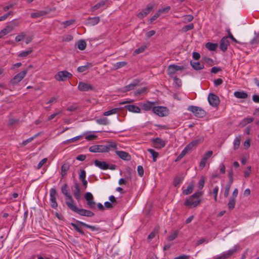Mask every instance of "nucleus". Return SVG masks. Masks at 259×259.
<instances>
[{
	"instance_id": "5",
	"label": "nucleus",
	"mask_w": 259,
	"mask_h": 259,
	"mask_svg": "<svg viewBox=\"0 0 259 259\" xmlns=\"http://www.w3.org/2000/svg\"><path fill=\"white\" fill-rule=\"evenodd\" d=\"M153 112L160 117H164L168 115V110L166 107L155 106L153 109Z\"/></svg>"
},
{
	"instance_id": "13",
	"label": "nucleus",
	"mask_w": 259,
	"mask_h": 259,
	"mask_svg": "<svg viewBox=\"0 0 259 259\" xmlns=\"http://www.w3.org/2000/svg\"><path fill=\"white\" fill-rule=\"evenodd\" d=\"M209 104L213 107H217L220 104L219 97L213 93H209L208 96Z\"/></svg>"
},
{
	"instance_id": "58",
	"label": "nucleus",
	"mask_w": 259,
	"mask_h": 259,
	"mask_svg": "<svg viewBox=\"0 0 259 259\" xmlns=\"http://www.w3.org/2000/svg\"><path fill=\"white\" fill-rule=\"evenodd\" d=\"M25 34L24 33H21L20 34L16 36L15 38V40L17 42L20 41L21 40H22L25 37Z\"/></svg>"
},
{
	"instance_id": "62",
	"label": "nucleus",
	"mask_w": 259,
	"mask_h": 259,
	"mask_svg": "<svg viewBox=\"0 0 259 259\" xmlns=\"http://www.w3.org/2000/svg\"><path fill=\"white\" fill-rule=\"evenodd\" d=\"M202 60H203V61L205 63L208 64L209 65H211L213 63L212 59H211V58H209L208 57H203Z\"/></svg>"
},
{
	"instance_id": "4",
	"label": "nucleus",
	"mask_w": 259,
	"mask_h": 259,
	"mask_svg": "<svg viewBox=\"0 0 259 259\" xmlns=\"http://www.w3.org/2000/svg\"><path fill=\"white\" fill-rule=\"evenodd\" d=\"M187 110L192 112L197 117L202 118L206 115V112L202 108L198 106H189Z\"/></svg>"
},
{
	"instance_id": "56",
	"label": "nucleus",
	"mask_w": 259,
	"mask_h": 259,
	"mask_svg": "<svg viewBox=\"0 0 259 259\" xmlns=\"http://www.w3.org/2000/svg\"><path fill=\"white\" fill-rule=\"evenodd\" d=\"M204 183H205V180L204 179V178H202L198 182V188L199 190H201L203 187H204Z\"/></svg>"
},
{
	"instance_id": "37",
	"label": "nucleus",
	"mask_w": 259,
	"mask_h": 259,
	"mask_svg": "<svg viewBox=\"0 0 259 259\" xmlns=\"http://www.w3.org/2000/svg\"><path fill=\"white\" fill-rule=\"evenodd\" d=\"M237 251V247L234 246L233 248L230 249L227 251H225L224 252L227 255L228 257H230L232 256L234 253H235Z\"/></svg>"
},
{
	"instance_id": "22",
	"label": "nucleus",
	"mask_w": 259,
	"mask_h": 259,
	"mask_svg": "<svg viewBox=\"0 0 259 259\" xmlns=\"http://www.w3.org/2000/svg\"><path fill=\"white\" fill-rule=\"evenodd\" d=\"M139 84V81L138 80H134L132 83L125 86L123 89V92H126L131 90H133L136 86Z\"/></svg>"
},
{
	"instance_id": "57",
	"label": "nucleus",
	"mask_w": 259,
	"mask_h": 259,
	"mask_svg": "<svg viewBox=\"0 0 259 259\" xmlns=\"http://www.w3.org/2000/svg\"><path fill=\"white\" fill-rule=\"evenodd\" d=\"M206 161H207V160L205 159V158H204L203 157L202 158V159L199 163V167L201 169H203L205 167V166L206 165Z\"/></svg>"
},
{
	"instance_id": "9",
	"label": "nucleus",
	"mask_w": 259,
	"mask_h": 259,
	"mask_svg": "<svg viewBox=\"0 0 259 259\" xmlns=\"http://www.w3.org/2000/svg\"><path fill=\"white\" fill-rule=\"evenodd\" d=\"M184 69V67L183 66L171 64L167 67V73L169 76H172V75L175 74L178 71H181Z\"/></svg>"
},
{
	"instance_id": "60",
	"label": "nucleus",
	"mask_w": 259,
	"mask_h": 259,
	"mask_svg": "<svg viewBox=\"0 0 259 259\" xmlns=\"http://www.w3.org/2000/svg\"><path fill=\"white\" fill-rule=\"evenodd\" d=\"M137 171L139 176L142 177L144 175V169L142 166L139 165L137 167Z\"/></svg>"
},
{
	"instance_id": "19",
	"label": "nucleus",
	"mask_w": 259,
	"mask_h": 259,
	"mask_svg": "<svg viewBox=\"0 0 259 259\" xmlns=\"http://www.w3.org/2000/svg\"><path fill=\"white\" fill-rule=\"evenodd\" d=\"M155 102H150L147 101L143 104H142V108L145 111H150V110H152L154 107H155Z\"/></svg>"
},
{
	"instance_id": "7",
	"label": "nucleus",
	"mask_w": 259,
	"mask_h": 259,
	"mask_svg": "<svg viewBox=\"0 0 259 259\" xmlns=\"http://www.w3.org/2000/svg\"><path fill=\"white\" fill-rule=\"evenodd\" d=\"M57 192L55 188H51L50 190V205L53 208H57L58 204L56 201Z\"/></svg>"
},
{
	"instance_id": "44",
	"label": "nucleus",
	"mask_w": 259,
	"mask_h": 259,
	"mask_svg": "<svg viewBox=\"0 0 259 259\" xmlns=\"http://www.w3.org/2000/svg\"><path fill=\"white\" fill-rule=\"evenodd\" d=\"M253 121V118L252 117H247L244 118L242 121L241 124L243 125H245L247 124L251 123L252 121Z\"/></svg>"
},
{
	"instance_id": "38",
	"label": "nucleus",
	"mask_w": 259,
	"mask_h": 259,
	"mask_svg": "<svg viewBox=\"0 0 259 259\" xmlns=\"http://www.w3.org/2000/svg\"><path fill=\"white\" fill-rule=\"evenodd\" d=\"M240 136H238L235 139L233 143L234 149L235 150L238 149L240 143Z\"/></svg>"
},
{
	"instance_id": "36",
	"label": "nucleus",
	"mask_w": 259,
	"mask_h": 259,
	"mask_svg": "<svg viewBox=\"0 0 259 259\" xmlns=\"http://www.w3.org/2000/svg\"><path fill=\"white\" fill-rule=\"evenodd\" d=\"M147 151L152 155L153 161H156L157 157L158 156V153L152 149H148Z\"/></svg>"
},
{
	"instance_id": "42",
	"label": "nucleus",
	"mask_w": 259,
	"mask_h": 259,
	"mask_svg": "<svg viewBox=\"0 0 259 259\" xmlns=\"http://www.w3.org/2000/svg\"><path fill=\"white\" fill-rule=\"evenodd\" d=\"M71 225L73 227V228L78 233H79L81 235H84V232L81 229V228L79 227L77 224L71 223Z\"/></svg>"
},
{
	"instance_id": "31",
	"label": "nucleus",
	"mask_w": 259,
	"mask_h": 259,
	"mask_svg": "<svg viewBox=\"0 0 259 259\" xmlns=\"http://www.w3.org/2000/svg\"><path fill=\"white\" fill-rule=\"evenodd\" d=\"M205 47L208 50L213 51H215L218 47V44L211 42H207L206 44Z\"/></svg>"
},
{
	"instance_id": "23",
	"label": "nucleus",
	"mask_w": 259,
	"mask_h": 259,
	"mask_svg": "<svg viewBox=\"0 0 259 259\" xmlns=\"http://www.w3.org/2000/svg\"><path fill=\"white\" fill-rule=\"evenodd\" d=\"M99 21V17H89L87 20V24L89 26H94L97 24Z\"/></svg>"
},
{
	"instance_id": "43",
	"label": "nucleus",
	"mask_w": 259,
	"mask_h": 259,
	"mask_svg": "<svg viewBox=\"0 0 259 259\" xmlns=\"http://www.w3.org/2000/svg\"><path fill=\"white\" fill-rule=\"evenodd\" d=\"M194 24L193 23H191L190 24L185 25L182 28V30L183 31V32H186L187 31H188L189 30L193 29L194 28Z\"/></svg>"
},
{
	"instance_id": "24",
	"label": "nucleus",
	"mask_w": 259,
	"mask_h": 259,
	"mask_svg": "<svg viewBox=\"0 0 259 259\" xmlns=\"http://www.w3.org/2000/svg\"><path fill=\"white\" fill-rule=\"evenodd\" d=\"M74 196L77 200H79L81 197L80 190L78 183L74 185V190L73 191Z\"/></svg>"
},
{
	"instance_id": "41",
	"label": "nucleus",
	"mask_w": 259,
	"mask_h": 259,
	"mask_svg": "<svg viewBox=\"0 0 259 259\" xmlns=\"http://www.w3.org/2000/svg\"><path fill=\"white\" fill-rule=\"evenodd\" d=\"M32 52V49L31 48H29L28 50L23 51L21 53H20L18 55L19 57H26L29 54H30Z\"/></svg>"
},
{
	"instance_id": "21",
	"label": "nucleus",
	"mask_w": 259,
	"mask_h": 259,
	"mask_svg": "<svg viewBox=\"0 0 259 259\" xmlns=\"http://www.w3.org/2000/svg\"><path fill=\"white\" fill-rule=\"evenodd\" d=\"M14 29V26L12 25H7L5 28L0 31V38H2L4 36L7 35L11 32Z\"/></svg>"
},
{
	"instance_id": "48",
	"label": "nucleus",
	"mask_w": 259,
	"mask_h": 259,
	"mask_svg": "<svg viewBox=\"0 0 259 259\" xmlns=\"http://www.w3.org/2000/svg\"><path fill=\"white\" fill-rule=\"evenodd\" d=\"M251 167L250 166H248L247 167V169L245 170H244V177L245 178H247L250 176V174H251Z\"/></svg>"
},
{
	"instance_id": "10",
	"label": "nucleus",
	"mask_w": 259,
	"mask_h": 259,
	"mask_svg": "<svg viewBox=\"0 0 259 259\" xmlns=\"http://www.w3.org/2000/svg\"><path fill=\"white\" fill-rule=\"evenodd\" d=\"M84 198L87 201V204L89 208L94 209L96 207V203L94 200V196L91 192H86L84 194Z\"/></svg>"
},
{
	"instance_id": "18",
	"label": "nucleus",
	"mask_w": 259,
	"mask_h": 259,
	"mask_svg": "<svg viewBox=\"0 0 259 259\" xmlns=\"http://www.w3.org/2000/svg\"><path fill=\"white\" fill-rule=\"evenodd\" d=\"M94 164L103 170L109 169V165L105 161H101L98 160L94 161Z\"/></svg>"
},
{
	"instance_id": "39",
	"label": "nucleus",
	"mask_w": 259,
	"mask_h": 259,
	"mask_svg": "<svg viewBox=\"0 0 259 259\" xmlns=\"http://www.w3.org/2000/svg\"><path fill=\"white\" fill-rule=\"evenodd\" d=\"M183 23H186L192 21L194 18L193 16L191 15H187L183 17Z\"/></svg>"
},
{
	"instance_id": "12",
	"label": "nucleus",
	"mask_w": 259,
	"mask_h": 259,
	"mask_svg": "<svg viewBox=\"0 0 259 259\" xmlns=\"http://www.w3.org/2000/svg\"><path fill=\"white\" fill-rule=\"evenodd\" d=\"M68 188L67 184H64L61 188V192L66 197V204L67 205V203H72L74 202L72 196L69 194Z\"/></svg>"
},
{
	"instance_id": "51",
	"label": "nucleus",
	"mask_w": 259,
	"mask_h": 259,
	"mask_svg": "<svg viewBox=\"0 0 259 259\" xmlns=\"http://www.w3.org/2000/svg\"><path fill=\"white\" fill-rule=\"evenodd\" d=\"M178 231L174 232V233H172L171 234H170L168 237V241H172V240H174L178 236Z\"/></svg>"
},
{
	"instance_id": "45",
	"label": "nucleus",
	"mask_w": 259,
	"mask_h": 259,
	"mask_svg": "<svg viewBox=\"0 0 259 259\" xmlns=\"http://www.w3.org/2000/svg\"><path fill=\"white\" fill-rule=\"evenodd\" d=\"M231 186L230 184H226V185L224 187V196L225 197H227L229 194V191L231 188Z\"/></svg>"
},
{
	"instance_id": "61",
	"label": "nucleus",
	"mask_w": 259,
	"mask_h": 259,
	"mask_svg": "<svg viewBox=\"0 0 259 259\" xmlns=\"http://www.w3.org/2000/svg\"><path fill=\"white\" fill-rule=\"evenodd\" d=\"M74 20H69L68 21H65L63 22V24L64 25V27L66 28L71 25H72L74 22Z\"/></svg>"
},
{
	"instance_id": "33",
	"label": "nucleus",
	"mask_w": 259,
	"mask_h": 259,
	"mask_svg": "<svg viewBox=\"0 0 259 259\" xmlns=\"http://www.w3.org/2000/svg\"><path fill=\"white\" fill-rule=\"evenodd\" d=\"M105 4V1H102L100 2L97 4H96L95 6L92 7L91 9V12H95L96 10H98V9L103 7Z\"/></svg>"
},
{
	"instance_id": "40",
	"label": "nucleus",
	"mask_w": 259,
	"mask_h": 259,
	"mask_svg": "<svg viewBox=\"0 0 259 259\" xmlns=\"http://www.w3.org/2000/svg\"><path fill=\"white\" fill-rule=\"evenodd\" d=\"M158 231V228H154L152 232H151L150 234L148 235V239L150 240L154 238L155 237L156 235L157 234Z\"/></svg>"
},
{
	"instance_id": "63",
	"label": "nucleus",
	"mask_w": 259,
	"mask_h": 259,
	"mask_svg": "<svg viewBox=\"0 0 259 259\" xmlns=\"http://www.w3.org/2000/svg\"><path fill=\"white\" fill-rule=\"evenodd\" d=\"M228 258H229V257L224 252L222 254H221L220 255L217 256V257L215 259H226Z\"/></svg>"
},
{
	"instance_id": "14",
	"label": "nucleus",
	"mask_w": 259,
	"mask_h": 259,
	"mask_svg": "<svg viewBox=\"0 0 259 259\" xmlns=\"http://www.w3.org/2000/svg\"><path fill=\"white\" fill-rule=\"evenodd\" d=\"M114 150L115 153L121 159L125 161H130L131 159V156L129 153L123 151L117 150V149Z\"/></svg>"
},
{
	"instance_id": "26",
	"label": "nucleus",
	"mask_w": 259,
	"mask_h": 259,
	"mask_svg": "<svg viewBox=\"0 0 259 259\" xmlns=\"http://www.w3.org/2000/svg\"><path fill=\"white\" fill-rule=\"evenodd\" d=\"M69 168L70 164L68 163H65L62 165L61 169L62 179L66 176L67 171L69 169Z\"/></svg>"
},
{
	"instance_id": "1",
	"label": "nucleus",
	"mask_w": 259,
	"mask_h": 259,
	"mask_svg": "<svg viewBox=\"0 0 259 259\" xmlns=\"http://www.w3.org/2000/svg\"><path fill=\"white\" fill-rule=\"evenodd\" d=\"M111 149H117V144L114 142H109L107 145H93L89 148V151L91 152H108Z\"/></svg>"
},
{
	"instance_id": "50",
	"label": "nucleus",
	"mask_w": 259,
	"mask_h": 259,
	"mask_svg": "<svg viewBox=\"0 0 259 259\" xmlns=\"http://www.w3.org/2000/svg\"><path fill=\"white\" fill-rule=\"evenodd\" d=\"M146 88H141L137 90H136V91H135V92L134 93V95L137 96L138 95L142 94L146 92Z\"/></svg>"
},
{
	"instance_id": "55",
	"label": "nucleus",
	"mask_w": 259,
	"mask_h": 259,
	"mask_svg": "<svg viewBox=\"0 0 259 259\" xmlns=\"http://www.w3.org/2000/svg\"><path fill=\"white\" fill-rule=\"evenodd\" d=\"M82 136H78L70 139L67 140L65 142L66 143H72L76 141L81 139Z\"/></svg>"
},
{
	"instance_id": "35",
	"label": "nucleus",
	"mask_w": 259,
	"mask_h": 259,
	"mask_svg": "<svg viewBox=\"0 0 259 259\" xmlns=\"http://www.w3.org/2000/svg\"><path fill=\"white\" fill-rule=\"evenodd\" d=\"M120 110L119 108H116L112 109L111 110L105 111L103 113V115L104 116H109L110 115L114 114L117 113V112Z\"/></svg>"
},
{
	"instance_id": "8",
	"label": "nucleus",
	"mask_w": 259,
	"mask_h": 259,
	"mask_svg": "<svg viewBox=\"0 0 259 259\" xmlns=\"http://www.w3.org/2000/svg\"><path fill=\"white\" fill-rule=\"evenodd\" d=\"M72 74L67 71H59L55 75V78L58 81H65Z\"/></svg>"
},
{
	"instance_id": "52",
	"label": "nucleus",
	"mask_w": 259,
	"mask_h": 259,
	"mask_svg": "<svg viewBox=\"0 0 259 259\" xmlns=\"http://www.w3.org/2000/svg\"><path fill=\"white\" fill-rule=\"evenodd\" d=\"M127 64V63L126 62H117L114 66L116 68V69H118V68H120L121 67H122L123 66H124L125 65H126Z\"/></svg>"
},
{
	"instance_id": "46",
	"label": "nucleus",
	"mask_w": 259,
	"mask_h": 259,
	"mask_svg": "<svg viewBox=\"0 0 259 259\" xmlns=\"http://www.w3.org/2000/svg\"><path fill=\"white\" fill-rule=\"evenodd\" d=\"M170 9V6H167L164 8L160 9L157 11L159 13L160 15L163 13H167L169 12Z\"/></svg>"
},
{
	"instance_id": "32",
	"label": "nucleus",
	"mask_w": 259,
	"mask_h": 259,
	"mask_svg": "<svg viewBox=\"0 0 259 259\" xmlns=\"http://www.w3.org/2000/svg\"><path fill=\"white\" fill-rule=\"evenodd\" d=\"M236 199L230 197L228 203V207L230 210L234 208L236 204Z\"/></svg>"
},
{
	"instance_id": "34",
	"label": "nucleus",
	"mask_w": 259,
	"mask_h": 259,
	"mask_svg": "<svg viewBox=\"0 0 259 259\" xmlns=\"http://www.w3.org/2000/svg\"><path fill=\"white\" fill-rule=\"evenodd\" d=\"M77 48L80 50H84L87 46L86 42L84 40H79L77 42Z\"/></svg>"
},
{
	"instance_id": "15",
	"label": "nucleus",
	"mask_w": 259,
	"mask_h": 259,
	"mask_svg": "<svg viewBox=\"0 0 259 259\" xmlns=\"http://www.w3.org/2000/svg\"><path fill=\"white\" fill-rule=\"evenodd\" d=\"M154 147L157 149H161L165 147L166 143L162 139L159 138H156L152 139Z\"/></svg>"
},
{
	"instance_id": "59",
	"label": "nucleus",
	"mask_w": 259,
	"mask_h": 259,
	"mask_svg": "<svg viewBox=\"0 0 259 259\" xmlns=\"http://www.w3.org/2000/svg\"><path fill=\"white\" fill-rule=\"evenodd\" d=\"M86 172L84 169H82L79 174V178L80 180L85 179Z\"/></svg>"
},
{
	"instance_id": "25",
	"label": "nucleus",
	"mask_w": 259,
	"mask_h": 259,
	"mask_svg": "<svg viewBox=\"0 0 259 259\" xmlns=\"http://www.w3.org/2000/svg\"><path fill=\"white\" fill-rule=\"evenodd\" d=\"M234 96L237 98L244 99L247 98L248 94L243 91H236L234 93Z\"/></svg>"
},
{
	"instance_id": "16",
	"label": "nucleus",
	"mask_w": 259,
	"mask_h": 259,
	"mask_svg": "<svg viewBox=\"0 0 259 259\" xmlns=\"http://www.w3.org/2000/svg\"><path fill=\"white\" fill-rule=\"evenodd\" d=\"M230 43L228 39V37H223L220 42V49L224 52L227 51Z\"/></svg>"
},
{
	"instance_id": "6",
	"label": "nucleus",
	"mask_w": 259,
	"mask_h": 259,
	"mask_svg": "<svg viewBox=\"0 0 259 259\" xmlns=\"http://www.w3.org/2000/svg\"><path fill=\"white\" fill-rule=\"evenodd\" d=\"M155 6V3L154 2L148 4L146 8L143 9L138 14V17L141 19L144 18L153 10Z\"/></svg>"
},
{
	"instance_id": "30",
	"label": "nucleus",
	"mask_w": 259,
	"mask_h": 259,
	"mask_svg": "<svg viewBox=\"0 0 259 259\" xmlns=\"http://www.w3.org/2000/svg\"><path fill=\"white\" fill-rule=\"evenodd\" d=\"M48 12L46 11H40L35 13H32L31 14V17L32 18H37L40 16L47 14Z\"/></svg>"
},
{
	"instance_id": "11",
	"label": "nucleus",
	"mask_w": 259,
	"mask_h": 259,
	"mask_svg": "<svg viewBox=\"0 0 259 259\" xmlns=\"http://www.w3.org/2000/svg\"><path fill=\"white\" fill-rule=\"evenodd\" d=\"M27 73V70H24L17 74L10 81L11 84L14 85L21 81Z\"/></svg>"
},
{
	"instance_id": "54",
	"label": "nucleus",
	"mask_w": 259,
	"mask_h": 259,
	"mask_svg": "<svg viewBox=\"0 0 259 259\" xmlns=\"http://www.w3.org/2000/svg\"><path fill=\"white\" fill-rule=\"evenodd\" d=\"M88 68H89V67L87 65L81 66H79L77 68V70L79 72H84L86 70H87V69Z\"/></svg>"
},
{
	"instance_id": "49",
	"label": "nucleus",
	"mask_w": 259,
	"mask_h": 259,
	"mask_svg": "<svg viewBox=\"0 0 259 259\" xmlns=\"http://www.w3.org/2000/svg\"><path fill=\"white\" fill-rule=\"evenodd\" d=\"M37 136V134L34 135V136L33 137H31L28 139H27V140L24 141L22 143V145L23 146H25L26 145H27L28 143L31 142L32 140H34V138H35Z\"/></svg>"
},
{
	"instance_id": "28",
	"label": "nucleus",
	"mask_w": 259,
	"mask_h": 259,
	"mask_svg": "<svg viewBox=\"0 0 259 259\" xmlns=\"http://www.w3.org/2000/svg\"><path fill=\"white\" fill-rule=\"evenodd\" d=\"M194 185L193 183H190L187 186V189L183 190V194L186 195L191 194L194 189Z\"/></svg>"
},
{
	"instance_id": "53",
	"label": "nucleus",
	"mask_w": 259,
	"mask_h": 259,
	"mask_svg": "<svg viewBox=\"0 0 259 259\" xmlns=\"http://www.w3.org/2000/svg\"><path fill=\"white\" fill-rule=\"evenodd\" d=\"M259 43V33L251 40V45H255Z\"/></svg>"
},
{
	"instance_id": "29",
	"label": "nucleus",
	"mask_w": 259,
	"mask_h": 259,
	"mask_svg": "<svg viewBox=\"0 0 259 259\" xmlns=\"http://www.w3.org/2000/svg\"><path fill=\"white\" fill-rule=\"evenodd\" d=\"M96 122L100 125H107L110 124L109 120L106 117H102L96 120Z\"/></svg>"
},
{
	"instance_id": "64",
	"label": "nucleus",
	"mask_w": 259,
	"mask_h": 259,
	"mask_svg": "<svg viewBox=\"0 0 259 259\" xmlns=\"http://www.w3.org/2000/svg\"><path fill=\"white\" fill-rule=\"evenodd\" d=\"M228 258H229V257L224 252L222 254H221L220 255L217 256V257L215 259H226Z\"/></svg>"
},
{
	"instance_id": "17",
	"label": "nucleus",
	"mask_w": 259,
	"mask_h": 259,
	"mask_svg": "<svg viewBox=\"0 0 259 259\" xmlns=\"http://www.w3.org/2000/svg\"><path fill=\"white\" fill-rule=\"evenodd\" d=\"M78 89L80 91L85 92L89 90H92L94 88L89 84L83 82H80L78 85Z\"/></svg>"
},
{
	"instance_id": "2",
	"label": "nucleus",
	"mask_w": 259,
	"mask_h": 259,
	"mask_svg": "<svg viewBox=\"0 0 259 259\" xmlns=\"http://www.w3.org/2000/svg\"><path fill=\"white\" fill-rule=\"evenodd\" d=\"M203 194V192L198 191L186 199L184 204L189 208H192L197 207L201 203L200 197Z\"/></svg>"
},
{
	"instance_id": "27",
	"label": "nucleus",
	"mask_w": 259,
	"mask_h": 259,
	"mask_svg": "<svg viewBox=\"0 0 259 259\" xmlns=\"http://www.w3.org/2000/svg\"><path fill=\"white\" fill-rule=\"evenodd\" d=\"M190 64L191 66L196 70H201L204 68V65L202 64H201L199 62H190Z\"/></svg>"
},
{
	"instance_id": "3",
	"label": "nucleus",
	"mask_w": 259,
	"mask_h": 259,
	"mask_svg": "<svg viewBox=\"0 0 259 259\" xmlns=\"http://www.w3.org/2000/svg\"><path fill=\"white\" fill-rule=\"evenodd\" d=\"M67 206L73 211L75 212L81 216H85L88 217H92L94 216L95 214L92 211L78 208L77 206L74 203H67Z\"/></svg>"
},
{
	"instance_id": "20",
	"label": "nucleus",
	"mask_w": 259,
	"mask_h": 259,
	"mask_svg": "<svg viewBox=\"0 0 259 259\" xmlns=\"http://www.w3.org/2000/svg\"><path fill=\"white\" fill-rule=\"evenodd\" d=\"M124 108L128 110L130 112H132L133 113H140L141 112L140 108L135 105H127L124 106Z\"/></svg>"
},
{
	"instance_id": "47",
	"label": "nucleus",
	"mask_w": 259,
	"mask_h": 259,
	"mask_svg": "<svg viewBox=\"0 0 259 259\" xmlns=\"http://www.w3.org/2000/svg\"><path fill=\"white\" fill-rule=\"evenodd\" d=\"M77 222L78 223H79V224H80L81 225H82V226L87 228H89V229H91L92 231H94L95 230V227L93 226H91V225H89L88 224H87L82 222H80V221H77Z\"/></svg>"
}]
</instances>
